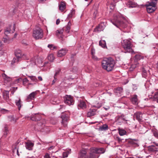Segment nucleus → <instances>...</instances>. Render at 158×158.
Here are the masks:
<instances>
[{
    "label": "nucleus",
    "mask_w": 158,
    "mask_h": 158,
    "mask_svg": "<svg viewBox=\"0 0 158 158\" xmlns=\"http://www.w3.org/2000/svg\"><path fill=\"white\" fill-rule=\"evenodd\" d=\"M115 64V61L111 57L105 58L102 61V68L107 71L112 70L114 68Z\"/></svg>",
    "instance_id": "3"
},
{
    "label": "nucleus",
    "mask_w": 158,
    "mask_h": 158,
    "mask_svg": "<svg viewBox=\"0 0 158 158\" xmlns=\"http://www.w3.org/2000/svg\"><path fill=\"white\" fill-rule=\"evenodd\" d=\"M90 151L89 155H87V152L85 150H81L78 158H96V154L103 153L105 152V150L103 148H92L90 149Z\"/></svg>",
    "instance_id": "2"
},
{
    "label": "nucleus",
    "mask_w": 158,
    "mask_h": 158,
    "mask_svg": "<svg viewBox=\"0 0 158 158\" xmlns=\"http://www.w3.org/2000/svg\"><path fill=\"white\" fill-rule=\"evenodd\" d=\"M92 59L96 61L98 60H99L98 58L97 57L94 55H92Z\"/></svg>",
    "instance_id": "49"
},
{
    "label": "nucleus",
    "mask_w": 158,
    "mask_h": 158,
    "mask_svg": "<svg viewBox=\"0 0 158 158\" xmlns=\"http://www.w3.org/2000/svg\"><path fill=\"white\" fill-rule=\"evenodd\" d=\"M158 148L155 145H152L148 147V149L149 151L151 152H155L157 151Z\"/></svg>",
    "instance_id": "26"
},
{
    "label": "nucleus",
    "mask_w": 158,
    "mask_h": 158,
    "mask_svg": "<svg viewBox=\"0 0 158 158\" xmlns=\"http://www.w3.org/2000/svg\"><path fill=\"white\" fill-rule=\"evenodd\" d=\"M155 97L156 98V102L158 103V94L156 95H155Z\"/></svg>",
    "instance_id": "63"
},
{
    "label": "nucleus",
    "mask_w": 158,
    "mask_h": 158,
    "mask_svg": "<svg viewBox=\"0 0 158 158\" xmlns=\"http://www.w3.org/2000/svg\"><path fill=\"white\" fill-rule=\"evenodd\" d=\"M2 75L4 80V85H6L8 86L10 85L11 84V78L7 76L4 73L2 74Z\"/></svg>",
    "instance_id": "10"
},
{
    "label": "nucleus",
    "mask_w": 158,
    "mask_h": 158,
    "mask_svg": "<svg viewBox=\"0 0 158 158\" xmlns=\"http://www.w3.org/2000/svg\"><path fill=\"white\" fill-rule=\"evenodd\" d=\"M4 133L3 135V136L4 137H6L7 135L8 131V129L6 127H5L4 128Z\"/></svg>",
    "instance_id": "44"
},
{
    "label": "nucleus",
    "mask_w": 158,
    "mask_h": 158,
    "mask_svg": "<svg viewBox=\"0 0 158 158\" xmlns=\"http://www.w3.org/2000/svg\"><path fill=\"white\" fill-rule=\"evenodd\" d=\"M122 44L123 48H124L125 53H133L134 51L132 49V45L130 40H125L122 42Z\"/></svg>",
    "instance_id": "5"
},
{
    "label": "nucleus",
    "mask_w": 158,
    "mask_h": 158,
    "mask_svg": "<svg viewBox=\"0 0 158 158\" xmlns=\"http://www.w3.org/2000/svg\"><path fill=\"white\" fill-rule=\"evenodd\" d=\"M36 94L37 93L36 91L33 92L31 93L27 97L26 99L27 101L29 102L30 100H33L35 98Z\"/></svg>",
    "instance_id": "17"
},
{
    "label": "nucleus",
    "mask_w": 158,
    "mask_h": 158,
    "mask_svg": "<svg viewBox=\"0 0 158 158\" xmlns=\"http://www.w3.org/2000/svg\"><path fill=\"white\" fill-rule=\"evenodd\" d=\"M60 22V21L59 19H57L56 21V24L57 25H58Z\"/></svg>",
    "instance_id": "60"
},
{
    "label": "nucleus",
    "mask_w": 158,
    "mask_h": 158,
    "mask_svg": "<svg viewBox=\"0 0 158 158\" xmlns=\"http://www.w3.org/2000/svg\"><path fill=\"white\" fill-rule=\"evenodd\" d=\"M136 67L135 65H132L130 67L129 69V70L130 71H132L133 69H134Z\"/></svg>",
    "instance_id": "57"
},
{
    "label": "nucleus",
    "mask_w": 158,
    "mask_h": 158,
    "mask_svg": "<svg viewBox=\"0 0 158 158\" xmlns=\"http://www.w3.org/2000/svg\"><path fill=\"white\" fill-rule=\"evenodd\" d=\"M108 126L106 124H104L101 126L100 127V129L101 131H105L108 129Z\"/></svg>",
    "instance_id": "35"
},
{
    "label": "nucleus",
    "mask_w": 158,
    "mask_h": 158,
    "mask_svg": "<svg viewBox=\"0 0 158 158\" xmlns=\"http://www.w3.org/2000/svg\"><path fill=\"white\" fill-rule=\"evenodd\" d=\"M9 118L10 119V121L13 123H15L18 119V118H15L13 116H10Z\"/></svg>",
    "instance_id": "40"
},
{
    "label": "nucleus",
    "mask_w": 158,
    "mask_h": 158,
    "mask_svg": "<svg viewBox=\"0 0 158 158\" xmlns=\"http://www.w3.org/2000/svg\"><path fill=\"white\" fill-rule=\"evenodd\" d=\"M48 47L51 50H53L55 49H56V47L54 46L52 44H48Z\"/></svg>",
    "instance_id": "43"
},
{
    "label": "nucleus",
    "mask_w": 158,
    "mask_h": 158,
    "mask_svg": "<svg viewBox=\"0 0 158 158\" xmlns=\"http://www.w3.org/2000/svg\"><path fill=\"white\" fill-rule=\"evenodd\" d=\"M61 118L62 119V124L64 127H66L67 125V122L69 119L68 115L65 114H63L61 116Z\"/></svg>",
    "instance_id": "13"
},
{
    "label": "nucleus",
    "mask_w": 158,
    "mask_h": 158,
    "mask_svg": "<svg viewBox=\"0 0 158 158\" xmlns=\"http://www.w3.org/2000/svg\"><path fill=\"white\" fill-rule=\"evenodd\" d=\"M38 78L39 80L40 81H42L43 80L41 76H39Z\"/></svg>",
    "instance_id": "62"
},
{
    "label": "nucleus",
    "mask_w": 158,
    "mask_h": 158,
    "mask_svg": "<svg viewBox=\"0 0 158 158\" xmlns=\"http://www.w3.org/2000/svg\"><path fill=\"white\" fill-rule=\"evenodd\" d=\"M96 110L95 109H90L87 113V116L89 117L94 116L96 113Z\"/></svg>",
    "instance_id": "23"
},
{
    "label": "nucleus",
    "mask_w": 158,
    "mask_h": 158,
    "mask_svg": "<svg viewBox=\"0 0 158 158\" xmlns=\"http://www.w3.org/2000/svg\"><path fill=\"white\" fill-rule=\"evenodd\" d=\"M154 135L156 138L158 139V133L156 131H154L153 133Z\"/></svg>",
    "instance_id": "50"
},
{
    "label": "nucleus",
    "mask_w": 158,
    "mask_h": 158,
    "mask_svg": "<svg viewBox=\"0 0 158 158\" xmlns=\"http://www.w3.org/2000/svg\"><path fill=\"white\" fill-rule=\"evenodd\" d=\"M60 71V69H57V70H56L54 76V78L56 79V78L57 75H58V74H59Z\"/></svg>",
    "instance_id": "45"
},
{
    "label": "nucleus",
    "mask_w": 158,
    "mask_h": 158,
    "mask_svg": "<svg viewBox=\"0 0 158 158\" xmlns=\"http://www.w3.org/2000/svg\"><path fill=\"white\" fill-rule=\"evenodd\" d=\"M132 143L133 144H135V146H138V143L137 141H133L132 142Z\"/></svg>",
    "instance_id": "53"
},
{
    "label": "nucleus",
    "mask_w": 158,
    "mask_h": 158,
    "mask_svg": "<svg viewBox=\"0 0 158 158\" xmlns=\"http://www.w3.org/2000/svg\"><path fill=\"white\" fill-rule=\"evenodd\" d=\"M101 106V105L100 103H98L96 105H92V107H94L98 108H100Z\"/></svg>",
    "instance_id": "47"
},
{
    "label": "nucleus",
    "mask_w": 158,
    "mask_h": 158,
    "mask_svg": "<svg viewBox=\"0 0 158 158\" xmlns=\"http://www.w3.org/2000/svg\"><path fill=\"white\" fill-rule=\"evenodd\" d=\"M112 24L117 28L122 30L127 27V18L119 12L114 15L113 19L111 20Z\"/></svg>",
    "instance_id": "1"
},
{
    "label": "nucleus",
    "mask_w": 158,
    "mask_h": 158,
    "mask_svg": "<svg viewBox=\"0 0 158 158\" xmlns=\"http://www.w3.org/2000/svg\"><path fill=\"white\" fill-rule=\"evenodd\" d=\"M28 77H29L32 81H33L36 82L38 81V80L35 76H28Z\"/></svg>",
    "instance_id": "41"
},
{
    "label": "nucleus",
    "mask_w": 158,
    "mask_h": 158,
    "mask_svg": "<svg viewBox=\"0 0 158 158\" xmlns=\"http://www.w3.org/2000/svg\"><path fill=\"white\" fill-rule=\"evenodd\" d=\"M23 16L24 18L27 19H30L31 17V13L29 10H25Z\"/></svg>",
    "instance_id": "18"
},
{
    "label": "nucleus",
    "mask_w": 158,
    "mask_h": 158,
    "mask_svg": "<svg viewBox=\"0 0 158 158\" xmlns=\"http://www.w3.org/2000/svg\"><path fill=\"white\" fill-rule=\"evenodd\" d=\"M131 101L133 104L135 105L138 104V102L137 95H133L131 99Z\"/></svg>",
    "instance_id": "25"
},
{
    "label": "nucleus",
    "mask_w": 158,
    "mask_h": 158,
    "mask_svg": "<svg viewBox=\"0 0 158 158\" xmlns=\"http://www.w3.org/2000/svg\"><path fill=\"white\" fill-rule=\"evenodd\" d=\"M60 108H59V109L60 110L61 109L65 107V106L64 105H60Z\"/></svg>",
    "instance_id": "59"
},
{
    "label": "nucleus",
    "mask_w": 158,
    "mask_h": 158,
    "mask_svg": "<svg viewBox=\"0 0 158 158\" xmlns=\"http://www.w3.org/2000/svg\"><path fill=\"white\" fill-rule=\"evenodd\" d=\"M148 74L147 71L143 68L142 76L143 77L146 78Z\"/></svg>",
    "instance_id": "39"
},
{
    "label": "nucleus",
    "mask_w": 158,
    "mask_h": 158,
    "mask_svg": "<svg viewBox=\"0 0 158 158\" xmlns=\"http://www.w3.org/2000/svg\"><path fill=\"white\" fill-rule=\"evenodd\" d=\"M119 134L121 136H123L126 134L127 132L125 130L122 129H118Z\"/></svg>",
    "instance_id": "33"
},
{
    "label": "nucleus",
    "mask_w": 158,
    "mask_h": 158,
    "mask_svg": "<svg viewBox=\"0 0 158 158\" xmlns=\"http://www.w3.org/2000/svg\"><path fill=\"white\" fill-rule=\"evenodd\" d=\"M143 56L140 54L136 55L135 56V60L137 61L143 59Z\"/></svg>",
    "instance_id": "34"
},
{
    "label": "nucleus",
    "mask_w": 158,
    "mask_h": 158,
    "mask_svg": "<svg viewBox=\"0 0 158 158\" xmlns=\"http://www.w3.org/2000/svg\"><path fill=\"white\" fill-rule=\"evenodd\" d=\"M40 59L39 58L38 56H35L31 58L29 62H25L24 63V64L25 66L24 67H22V69L26 68L28 64L29 65H31L32 66L35 65L36 64V62H39Z\"/></svg>",
    "instance_id": "7"
},
{
    "label": "nucleus",
    "mask_w": 158,
    "mask_h": 158,
    "mask_svg": "<svg viewBox=\"0 0 158 158\" xmlns=\"http://www.w3.org/2000/svg\"><path fill=\"white\" fill-rule=\"evenodd\" d=\"M48 60L50 61H53L54 59V57L53 54H50L48 56Z\"/></svg>",
    "instance_id": "36"
},
{
    "label": "nucleus",
    "mask_w": 158,
    "mask_h": 158,
    "mask_svg": "<svg viewBox=\"0 0 158 158\" xmlns=\"http://www.w3.org/2000/svg\"><path fill=\"white\" fill-rule=\"evenodd\" d=\"M70 151L71 150H70L69 151H66L63 152L62 154L63 157L64 158L67 157L68 156V155L71 153Z\"/></svg>",
    "instance_id": "37"
},
{
    "label": "nucleus",
    "mask_w": 158,
    "mask_h": 158,
    "mask_svg": "<svg viewBox=\"0 0 158 158\" xmlns=\"http://www.w3.org/2000/svg\"><path fill=\"white\" fill-rule=\"evenodd\" d=\"M15 25L14 24L12 25H10L5 30L4 34L7 36L9 34L13 33L15 30Z\"/></svg>",
    "instance_id": "9"
},
{
    "label": "nucleus",
    "mask_w": 158,
    "mask_h": 158,
    "mask_svg": "<svg viewBox=\"0 0 158 158\" xmlns=\"http://www.w3.org/2000/svg\"><path fill=\"white\" fill-rule=\"evenodd\" d=\"M25 147L27 149L31 150L34 146V143L31 141H28L25 142Z\"/></svg>",
    "instance_id": "19"
},
{
    "label": "nucleus",
    "mask_w": 158,
    "mask_h": 158,
    "mask_svg": "<svg viewBox=\"0 0 158 158\" xmlns=\"http://www.w3.org/2000/svg\"><path fill=\"white\" fill-rule=\"evenodd\" d=\"M8 111V110L3 108L1 109L0 110V112L2 114L7 113Z\"/></svg>",
    "instance_id": "46"
},
{
    "label": "nucleus",
    "mask_w": 158,
    "mask_h": 158,
    "mask_svg": "<svg viewBox=\"0 0 158 158\" xmlns=\"http://www.w3.org/2000/svg\"><path fill=\"white\" fill-rule=\"evenodd\" d=\"M116 139L119 142H120L122 141V139H121L119 137L117 136L116 137Z\"/></svg>",
    "instance_id": "56"
},
{
    "label": "nucleus",
    "mask_w": 158,
    "mask_h": 158,
    "mask_svg": "<svg viewBox=\"0 0 158 158\" xmlns=\"http://www.w3.org/2000/svg\"><path fill=\"white\" fill-rule=\"evenodd\" d=\"M106 22L101 23L98 26H97L94 30L95 32H99L103 31L106 26Z\"/></svg>",
    "instance_id": "12"
},
{
    "label": "nucleus",
    "mask_w": 158,
    "mask_h": 158,
    "mask_svg": "<svg viewBox=\"0 0 158 158\" xmlns=\"http://www.w3.org/2000/svg\"><path fill=\"white\" fill-rule=\"evenodd\" d=\"M91 54L92 55H94L95 52H94V50L92 49V50L91 51Z\"/></svg>",
    "instance_id": "61"
},
{
    "label": "nucleus",
    "mask_w": 158,
    "mask_h": 158,
    "mask_svg": "<svg viewBox=\"0 0 158 158\" xmlns=\"http://www.w3.org/2000/svg\"><path fill=\"white\" fill-rule=\"evenodd\" d=\"M145 114H142L140 112H137L134 114V118H136L138 121H141L143 118V116L145 115Z\"/></svg>",
    "instance_id": "14"
},
{
    "label": "nucleus",
    "mask_w": 158,
    "mask_h": 158,
    "mask_svg": "<svg viewBox=\"0 0 158 158\" xmlns=\"http://www.w3.org/2000/svg\"><path fill=\"white\" fill-rule=\"evenodd\" d=\"M33 37L36 39L42 38L43 36V31L40 28H38L34 31Z\"/></svg>",
    "instance_id": "8"
},
{
    "label": "nucleus",
    "mask_w": 158,
    "mask_h": 158,
    "mask_svg": "<svg viewBox=\"0 0 158 158\" xmlns=\"http://www.w3.org/2000/svg\"><path fill=\"white\" fill-rule=\"evenodd\" d=\"M67 52V50L65 48H62L59 50L57 56L58 57H62L64 56Z\"/></svg>",
    "instance_id": "15"
},
{
    "label": "nucleus",
    "mask_w": 158,
    "mask_h": 158,
    "mask_svg": "<svg viewBox=\"0 0 158 158\" xmlns=\"http://www.w3.org/2000/svg\"><path fill=\"white\" fill-rule=\"evenodd\" d=\"M123 89L122 87H118L114 90V92L117 94V95L119 96L122 92Z\"/></svg>",
    "instance_id": "30"
},
{
    "label": "nucleus",
    "mask_w": 158,
    "mask_h": 158,
    "mask_svg": "<svg viewBox=\"0 0 158 158\" xmlns=\"http://www.w3.org/2000/svg\"><path fill=\"white\" fill-rule=\"evenodd\" d=\"M59 9L61 11H63L66 8L65 3L62 2H61L59 4Z\"/></svg>",
    "instance_id": "28"
},
{
    "label": "nucleus",
    "mask_w": 158,
    "mask_h": 158,
    "mask_svg": "<svg viewBox=\"0 0 158 158\" xmlns=\"http://www.w3.org/2000/svg\"><path fill=\"white\" fill-rule=\"evenodd\" d=\"M15 54L16 58H14L12 60V62L15 63L18 62L21 59L28 60L29 59L28 56L22 52L20 50H16L15 52Z\"/></svg>",
    "instance_id": "4"
},
{
    "label": "nucleus",
    "mask_w": 158,
    "mask_h": 158,
    "mask_svg": "<svg viewBox=\"0 0 158 158\" xmlns=\"http://www.w3.org/2000/svg\"><path fill=\"white\" fill-rule=\"evenodd\" d=\"M23 83H26L28 81V80L27 78H25L23 80Z\"/></svg>",
    "instance_id": "55"
},
{
    "label": "nucleus",
    "mask_w": 158,
    "mask_h": 158,
    "mask_svg": "<svg viewBox=\"0 0 158 158\" xmlns=\"http://www.w3.org/2000/svg\"><path fill=\"white\" fill-rule=\"evenodd\" d=\"M157 0H152L150 2H148L146 4V9L148 13H150L153 12L156 9V4Z\"/></svg>",
    "instance_id": "6"
},
{
    "label": "nucleus",
    "mask_w": 158,
    "mask_h": 158,
    "mask_svg": "<svg viewBox=\"0 0 158 158\" xmlns=\"http://www.w3.org/2000/svg\"><path fill=\"white\" fill-rule=\"evenodd\" d=\"M64 100L65 103L68 105L70 106L74 104V100L70 95H66L64 98Z\"/></svg>",
    "instance_id": "11"
},
{
    "label": "nucleus",
    "mask_w": 158,
    "mask_h": 158,
    "mask_svg": "<svg viewBox=\"0 0 158 158\" xmlns=\"http://www.w3.org/2000/svg\"><path fill=\"white\" fill-rule=\"evenodd\" d=\"M75 10H74L72 9L71 11L70 12L68 15V18H72L73 16L75 14Z\"/></svg>",
    "instance_id": "38"
},
{
    "label": "nucleus",
    "mask_w": 158,
    "mask_h": 158,
    "mask_svg": "<svg viewBox=\"0 0 158 158\" xmlns=\"http://www.w3.org/2000/svg\"><path fill=\"white\" fill-rule=\"evenodd\" d=\"M55 100V101H53V102L52 103L53 104H58L60 103V102L59 101H58V102H57V101H56V99Z\"/></svg>",
    "instance_id": "58"
},
{
    "label": "nucleus",
    "mask_w": 158,
    "mask_h": 158,
    "mask_svg": "<svg viewBox=\"0 0 158 158\" xmlns=\"http://www.w3.org/2000/svg\"><path fill=\"white\" fill-rule=\"evenodd\" d=\"M3 41L6 44H8L10 43V40L8 38V37H4L3 38Z\"/></svg>",
    "instance_id": "42"
},
{
    "label": "nucleus",
    "mask_w": 158,
    "mask_h": 158,
    "mask_svg": "<svg viewBox=\"0 0 158 158\" xmlns=\"http://www.w3.org/2000/svg\"><path fill=\"white\" fill-rule=\"evenodd\" d=\"M126 5L129 8L135 7L137 6L136 3L129 1L126 3Z\"/></svg>",
    "instance_id": "24"
},
{
    "label": "nucleus",
    "mask_w": 158,
    "mask_h": 158,
    "mask_svg": "<svg viewBox=\"0 0 158 158\" xmlns=\"http://www.w3.org/2000/svg\"><path fill=\"white\" fill-rule=\"evenodd\" d=\"M124 117V116L123 115H119L116 117V118L117 119V120H121L126 121H128V120L126 119Z\"/></svg>",
    "instance_id": "32"
},
{
    "label": "nucleus",
    "mask_w": 158,
    "mask_h": 158,
    "mask_svg": "<svg viewBox=\"0 0 158 158\" xmlns=\"http://www.w3.org/2000/svg\"><path fill=\"white\" fill-rule=\"evenodd\" d=\"M22 81V79L21 78H19L15 80V83H17L21 82Z\"/></svg>",
    "instance_id": "48"
},
{
    "label": "nucleus",
    "mask_w": 158,
    "mask_h": 158,
    "mask_svg": "<svg viewBox=\"0 0 158 158\" xmlns=\"http://www.w3.org/2000/svg\"><path fill=\"white\" fill-rule=\"evenodd\" d=\"M71 26V23H70V22L69 21L67 25L65 27H64V29L67 33H69L70 32Z\"/></svg>",
    "instance_id": "29"
},
{
    "label": "nucleus",
    "mask_w": 158,
    "mask_h": 158,
    "mask_svg": "<svg viewBox=\"0 0 158 158\" xmlns=\"http://www.w3.org/2000/svg\"><path fill=\"white\" fill-rule=\"evenodd\" d=\"M153 143L155 144V145L156 147L158 148V143L154 142H153Z\"/></svg>",
    "instance_id": "64"
},
{
    "label": "nucleus",
    "mask_w": 158,
    "mask_h": 158,
    "mask_svg": "<svg viewBox=\"0 0 158 158\" xmlns=\"http://www.w3.org/2000/svg\"><path fill=\"white\" fill-rule=\"evenodd\" d=\"M86 107L85 102L83 101H80L78 105V109H85Z\"/></svg>",
    "instance_id": "21"
},
{
    "label": "nucleus",
    "mask_w": 158,
    "mask_h": 158,
    "mask_svg": "<svg viewBox=\"0 0 158 158\" xmlns=\"http://www.w3.org/2000/svg\"><path fill=\"white\" fill-rule=\"evenodd\" d=\"M41 118V115L38 113L35 114H32V116L31 118V119L34 121H38Z\"/></svg>",
    "instance_id": "20"
},
{
    "label": "nucleus",
    "mask_w": 158,
    "mask_h": 158,
    "mask_svg": "<svg viewBox=\"0 0 158 158\" xmlns=\"http://www.w3.org/2000/svg\"><path fill=\"white\" fill-rule=\"evenodd\" d=\"M20 98H19L18 100H16L15 103L16 106L18 107V109L19 110L21 106H22Z\"/></svg>",
    "instance_id": "27"
},
{
    "label": "nucleus",
    "mask_w": 158,
    "mask_h": 158,
    "mask_svg": "<svg viewBox=\"0 0 158 158\" xmlns=\"http://www.w3.org/2000/svg\"><path fill=\"white\" fill-rule=\"evenodd\" d=\"M115 6L114 3H111L110 4V8L111 9H114Z\"/></svg>",
    "instance_id": "51"
},
{
    "label": "nucleus",
    "mask_w": 158,
    "mask_h": 158,
    "mask_svg": "<svg viewBox=\"0 0 158 158\" xmlns=\"http://www.w3.org/2000/svg\"><path fill=\"white\" fill-rule=\"evenodd\" d=\"M3 23L0 19V29L2 27H3ZM1 31V30H0V32Z\"/></svg>",
    "instance_id": "54"
},
{
    "label": "nucleus",
    "mask_w": 158,
    "mask_h": 158,
    "mask_svg": "<svg viewBox=\"0 0 158 158\" xmlns=\"http://www.w3.org/2000/svg\"><path fill=\"white\" fill-rule=\"evenodd\" d=\"M9 91L7 90H4L3 92V99L5 100L8 104L9 101Z\"/></svg>",
    "instance_id": "16"
},
{
    "label": "nucleus",
    "mask_w": 158,
    "mask_h": 158,
    "mask_svg": "<svg viewBox=\"0 0 158 158\" xmlns=\"http://www.w3.org/2000/svg\"><path fill=\"white\" fill-rule=\"evenodd\" d=\"M44 158H50V155L48 153H46L45 156H44Z\"/></svg>",
    "instance_id": "52"
},
{
    "label": "nucleus",
    "mask_w": 158,
    "mask_h": 158,
    "mask_svg": "<svg viewBox=\"0 0 158 158\" xmlns=\"http://www.w3.org/2000/svg\"><path fill=\"white\" fill-rule=\"evenodd\" d=\"M64 30L63 29H58L56 32V35L58 37H59L60 36V37L62 39L63 38V35L62 34Z\"/></svg>",
    "instance_id": "22"
},
{
    "label": "nucleus",
    "mask_w": 158,
    "mask_h": 158,
    "mask_svg": "<svg viewBox=\"0 0 158 158\" xmlns=\"http://www.w3.org/2000/svg\"><path fill=\"white\" fill-rule=\"evenodd\" d=\"M99 45L103 48H107L106 42L105 40H100L99 42Z\"/></svg>",
    "instance_id": "31"
}]
</instances>
